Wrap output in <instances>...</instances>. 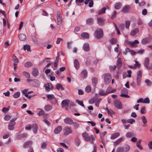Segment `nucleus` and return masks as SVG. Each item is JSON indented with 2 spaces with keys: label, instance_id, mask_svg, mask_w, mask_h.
<instances>
[{
  "label": "nucleus",
  "instance_id": "obj_36",
  "mask_svg": "<svg viewBox=\"0 0 152 152\" xmlns=\"http://www.w3.org/2000/svg\"><path fill=\"white\" fill-rule=\"evenodd\" d=\"M123 148L124 150V152H125L129 151L130 149V146L128 145H126Z\"/></svg>",
  "mask_w": 152,
  "mask_h": 152
},
{
  "label": "nucleus",
  "instance_id": "obj_7",
  "mask_svg": "<svg viewBox=\"0 0 152 152\" xmlns=\"http://www.w3.org/2000/svg\"><path fill=\"white\" fill-rule=\"evenodd\" d=\"M64 121L66 124L71 125L73 124V120L69 118H66L64 119Z\"/></svg>",
  "mask_w": 152,
  "mask_h": 152
},
{
  "label": "nucleus",
  "instance_id": "obj_37",
  "mask_svg": "<svg viewBox=\"0 0 152 152\" xmlns=\"http://www.w3.org/2000/svg\"><path fill=\"white\" fill-rule=\"evenodd\" d=\"M134 135L133 133L130 132H127L126 134V136L127 137H130Z\"/></svg>",
  "mask_w": 152,
  "mask_h": 152
},
{
  "label": "nucleus",
  "instance_id": "obj_32",
  "mask_svg": "<svg viewBox=\"0 0 152 152\" xmlns=\"http://www.w3.org/2000/svg\"><path fill=\"white\" fill-rule=\"evenodd\" d=\"M32 63L30 61L26 62L24 64L25 67L27 68H28L32 66Z\"/></svg>",
  "mask_w": 152,
  "mask_h": 152
},
{
  "label": "nucleus",
  "instance_id": "obj_11",
  "mask_svg": "<svg viewBox=\"0 0 152 152\" xmlns=\"http://www.w3.org/2000/svg\"><path fill=\"white\" fill-rule=\"evenodd\" d=\"M152 38V37L151 35H149L148 38H145L143 39L142 41V43L143 44H145L150 41V39Z\"/></svg>",
  "mask_w": 152,
  "mask_h": 152
},
{
  "label": "nucleus",
  "instance_id": "obj_44",
  "mask_svg": "<svg viewBox=\"0 0 152 152\" xmlns=\"http://www.w3.org/2000/svg\"><path fill=\"white\" fill-rule=\"evenodd\" d=\"M56 88L58 90H59L60 88H61V89L62 90H64V88L62 87V86L59 83H58L56 84Z\"/></svg>",
  "mask_w": 152,
  "mask_h": 152
},
{
  "label": "nucleus",
  "instance_id": "obj_41",
  "mask_svg": "<svg viewBox=\"0 0 152 152\" xmlns=\"http://www.w3.org/2000/svg\"><path fill=\"white\" fill-rule=\"evenodd\" d=\"M116 152H124L123 148L121 147H118Z\"/></svg>",
  "mask_w": 152,
  "mask_h": 152
},
{
  "label": "nucleus",
  "instance_id": "obj_53",
  "mask_svg": "<svg viewBox=\"0 0 152 152\" xmlns=\"http://www.w3.org/2000/svg\"><path fill=\"white\" fill-rule=\"evenodd\" d=\"M146 109V107L145 106L142 107L140 110V113L141 114H143L145 113V111Z\"/></svg>",
  "mask_w": 152,
  "mask_h": 152
},
{
  "label": "nucleus",
  "instance_id": "obj_39",
  "mask_svg": "<svg viewBox=\"0 0 152 152\" xmlns=\"http://www.w3.org/2000/svg\"><path fill=\"white\" fill-rule=\"evenodd\" d=\"M93 22V19L92 18H89L86 20V23L88 25L91 24Z\"/></svg>",
  "mask_w": 152,
  "mask_h": 152
},
{
  "label": "nucleus",
  "instance_id": "obj_30",
  "mask_svg": "<svg viewBox=\"0 0 152 152\" xmlns=\"http://www.w3.org/2000/svg\"><path fill=\"white\" fill-rule=\"evenodd\" d=\"M12 60L14 62V63L17 64L18 62V60L15 55H13Z\"/></svg>",
  "mask_w": 152,
  "mask_h": 152
},
{
  "label": "nucleus",
  "instance_id": "obj_34",
  "mask_svg": "<svg viewBox=\"0 0 152 152\" xmlns=\"http://www.w3.org/2000/svg\"><path fill=\"white\" fill-rule=\"evenodd\" d=\"M92 82L93 85L94 86H95L96 85V84H97V79L96 78H93L92 79Z\"/></svg>",
  "mask_w": 152,
  "mask_h": 152
},
{
  "label": "nucleus",
  "instance_id": "obj_24",
  "mask_svg": "<svg viewBox=\"0 0 152 152\" xmlns=\"http://www.w3.org/2000/svg\"><path fill=\"white\" fill-rule=\"evenodd\" d=\"M108 93L106 92V91L102 90H100L99 93V94L100 96H105Z\"/></svg>",
  "mask_w": 152,
  "mask_h": 152
},
{
  "label": "nucleus",
  "instance_id": "obj_20",
  "mask_svg": "<svg viewBox=\"0 0 152 152\" xmlns=\"http://www.w3.org/2000/svg\"><path fill=\"white\" fill-rule=\"evenodd\" d=\"M120 135V133L119 132H116L112 134L110 138L111 139H114Z\"/></svg>",
  "mask_w": 152,
  "mask_h": 152
},
{
  "label": "nucleus",
  "instance_id": "obj_23",
  "mask_svg": "<svg viewBox=\"0 0 152 152\" xmlns=\"http://www.w3.org/2000/svg\"><path fill=\"white\" fill-rule=\"evenodd\" d=\"M32 129L34 133H36L37 132L38 127L36 124H34L33 125Z\"/></svg>",
  "mask_w": 152,
  "mask_h": 152
},
{
  "label": "nucleus",
  "instance_id": "obj_15",
  "mask_svg": "<svg viewBox=\"0 0 152 152\" xmlns=\"http://www.w3.org/2000/svg\"><path fill=\"white\" fill-rule=\"evenodd\" d=\"M139 31V29L137 28H136L131 31L130 33V35L132 36H134L135 35L138 33Z\"/></svg>",
  "mask_w": 152,
  "mask_h": 152
},
{
  "label": "nucleus",
  "instance_id": "obj_21",
  "mask_svg": "<svg viewBox=\"0 0 152 152\" xmlns=\"http://www.w3.org/2000/svg\"><path fill=\"white\" fill-rule=\"evenodd\" d=\"M81 75L83 78H86L87 76V73L85 70L82 71L81 73Z\"/></svg>",
  "mask_w": 152,
  "mask_h": 152
},
{
  "label": "nucleus",
  "instance_id": "obj_61",
  "mask_svg": "<svg viewBox=\"0 0 152 152\" xmlns=\"http://www.w3.org/2000/svg\"><path fill=\"white\" fill-rule=\"evenodd\" d=\"M61 15V13L60 11H58L57 12V19H61V18L60 16Z\"/></svg>",
  "mask_w": 152,
  "mask_h": 152
},
{
  "label": "nucleus",
  "instance_id": "obj_55",
  "mask_svg": "<svg viewBox=\"0 0 152 152\" xmlns=\"http://www.w3.org/2000/svg\"><path fill=\"white\" fill-rule=\"evenodd\" d=\"M23 74L26 78H28L30 76L29 74L27 72H23Z\"/></svg>",
  "mask_w": 152,
  "mask_h": 152
},
{
  "label": "nucleus",
  "instance_id": "obj_56",
  "mask_svg": "<svg viewBox=\"0 0 152 152\" xmlns=\"http://www.w3.org/2000/svg\"><path fill=\"white\" fill-rule=\"evenodd\" d=\"M14 121L15 120H11L10 121V122L9 123V124L14 126L15 124V122Z\"/></svg>",
  "mask_w": 152,
  "mask_h": 152
},
{
  "label": "nucleus",
  "instance_id": "obj_2",
  "mask_svg": "<svg viewBox=\"0 0 152 152\" xmlns=\"http://www.w3.org/2000/svg\"><path fill=\"white\" fill-rule=\"evenodd\" d=\"M104 82L106 84H108L111 80L112 77L110 74H105L103 75Z\"/></svg>",
  "mask_w": 152,
  "mask_h": 152
},
{
  "label": "nucleus",
  "instance_id": "obj_31",
  "mask_svg": "<svg viewBox=\"0 0 152 152\" xmlns=\"http://www.w3.org/2000/svg\"><path fill=\"white\" fill-rule=\"evenodd\" d=\"M122 63L121 61V59L120 58H118L117 62V65L118 67H120L122 66Z\"/></svg>",
  "mask_w": 152,
  "mask_h": 152
},
{
  "label": "nucleus",
  "instance_id": "obj_22",
  "mask_svg": "<svg viewBox=\"0 0 152 152\" xmlns=\"http://www.w3.org/2000/svg\"><path fill=\"white\" fill-rule=\"evenodd\" d=\"M106 8L105 7H103V8L99 10L97 12L98 14L99 15H101L105 13Z\"/></svg>",
  "mask_w": 152,
  "mask_h": 152
},
{
  "label": "nucleus",
  "instance_id": "obj_48",
  "mask_svg": "<svg viewBox=\"0 0 152 152\" xmlns=\"http://www.w3.org/2000/svg\"><path fill=\"white\" fill-rule=\"evenodd\" d=\"M35 86L37 87H39L40 84V82L38 80H36L35 81Z\"/></svg>",
  "mask_w": 152,
  "mask_h": 152
},
{
  "label": "nucleus",
  "instance_id": "obj_16",
  "mask_svg": "<svg viewBox=\"0 0 152 152\" xmlns=\"http://www.w3.org/2000/svg\"><path fill=\"white\" fill-rule=\"evenodd\" d=\"M62 127L61 126H58L54 130V132L55 134H57L59 133L61 131Z\"/></svg>",
  "mask_w": 152,
  "mask_h": 152
},
{
  "label": "nucleus",
  "instance_id": "obj_47",
  "mask_svg": "<svg viewBox=\"0 0 152 152\" xmlns=\"http://www.w3.org/2000/svg\"><path fill=\"white\" fill-rule=\"evenodd\" d=\"M76 102L77 103H78L79 105H81L83 107L84 106V105L83 103V102L82 101L79 100L78 99L76 100Z\"/></svg>",
  "mask_w": 152,
  "mask_h": 152
},
{
  "label": "nucleus",
  "instance_id": "obj_38",
  "mask_svg": "<svg viewBox=\"0 0 152 152\" xmlns=\"http://www.w3.org/2000/svg\"><path fill=\"white\" fill-rule=\"evenodd\" d=\"M22 49H23L25 50H26L28 51H30V46L29 45H25L23 46Z\"/></svg>",
  "mask_w": 152,
  "mask_h": 152
},
{
  "label": "nucleus",
  "instance_id": "obj_19",
  "mask_svg": "<svg viewBox=\"0 0 152 152\" xmlns=\"http://www.w3.org/2000/svg\"><path fill=\"white\" fill-rule=\"evenodd\" d=\"M84 50L86 51H88L89 50V45L88 43H85L83 46Z\"/></svg>",
  "mask_w": 152,
  "mask_h": 152
},
{
  "label": "nucleus",
  "instance_id": "obj_51",
  "mask_svg": "<svg viewBox=\"0 0 152 152\" xmlns=\"http://www.w3.org/2000/svg\"><path fill=\"white\" fill-rule=\"evenodd\" d=\"M110 43L112 44H113L116 43L117 42V40L115 38H112L110 40Z\"/></svg>",
  "mask_w": 152,
  "mask_h": 152
},
{
  "label": "nucleus",
  "instance_id": "obj_29",
  "mask_svg": "<svg viewBox=\"0 0 152 152\" xmlns=\"http://www.w3.org/2000/svg\"><path fill=\"white\" fill-rule=\"evenodd\" d=\"M81 37L85 38H88L89 37V34L86 32L82 33L81 35Z\"/></svg>",
  "mask_w": 152,
  "mask_h": 152
},
{
  "label": "nucleus",
  "instance_id": "obj_63",
  "mask_svg": "<svg viewBox=\"0 0 152 152\" xmlns=\"http://www.w3.org/2000/svg\"><path fill=\"white\" fill-rule=\"evenodd\" d=\"M112 90L111 87H109L107 88V90H106V92L107 93H108V94L111 93Z\"/></svg>",
  "mask_w": 152,
  "mask_h": 152
},
{
  "label": "nucleus",
  "instance_id": "obj_42",
  "mask_svg": "<svg viewBox=\"0 0 152 152\" xmlns=\"http://www.w3.org/2000/svg\"><path fill=\"white\" fill-rule=\"evenodd\" d=\"M20 92H17L13 95V96L15 98H17L20 96Z\"/></svg>",
  "mask_w": 152,
  "mask_h": 152
},
{
  "label": "nucleus",
  "instance_id": "obj_1",
  "mask_svg": "<svg viewBox=\"0 0 152 152\" xmlns=\"http://www.w3.org/2000/svg\"><path fill=\"white\" fill-rule=\"evenodd\" d=\"M82 136L85 141H90L91 143L92 144L94 143V140L96 138V137L95 135H92L89 136L88 133L86 132H84L82 134Z\"/></svg>",
  "mask_w": 152,
  "mask_h": 152
},
{
  "label": "nucleus",
  "instance_id": "obj_40",
  "mask_svg": "<svg viewBox=\"0 0 152 152\" xmlns=\"http://www.w3.org/2000/svg\"><path fill=\"white\" fill-rule=\"evenodd\" d=\"M91 87L90 86H87L85 89V91L87 93L89 92L91 90Z\"/></svg>",
  "mask_w": 152,
  "mask_h": 152
},
{
  "label": "nucleus",
  "instance_id": "obj_62",
  "mask_svg": "<svg viewBox=\"0 0 152 152\" xmlns=\"http://www.w3.org/2000/svg\"><path fill=\"white\" fill-rule=\"evenodd\" d=\"M73 124H74V127L75 128H78L79 125V124L76 122L75 123L73 122Z\"/></svg>",
  "mask_w": 152,
  "mask_h": 152
},
{
  "label": "nucleus",
  "instance_id": "obj_57",
  "mask_svg": "<svg viewBox=\"0 0 152 152\" xmlns=\"http://www.w3.org/2000/svg\"><path fill=\"white\" fill-rule=\"evenodd\" d=\"M47 97L49 99L51 100L54 97V96L53 94L48 95H47Z\"/></svg>",
  "mask_w": 152,
  "mask_h": 152
},
{
  "label": "nucleus",
  "instance_id": "obj_35",
  "mask_svg": "<svg viewBox=\"0 0 152 152\" xmlns=\"http://www.w3.org/2000/svg\"><path fill=\"white\" fill-rule=\"evenodd\" d=\"M121 7V4L120 3H116L115 5V8L116 10L119 9Z\"/></svg>",
  "mask_w": 152,
  "mask_h": 152
},
{
  "label": "nucleus",
  "instance_id": "obj_27",
  "mask_svg": "<svg viewBox=\"0 0 152 152\" xmlns=\"http://www.w3.org/2000/svg\"><path fill=\"white\" fill-rule=\"evenodd\" d=\"M123 138H120L119 139L117 140L115 142L113 143V145L114 146H117L119 143H120L122 140Z\"/></svg>",
  "mask_w": 152,
  "mask_h": 152
},
{
  "label": "nucleus",
  "instance_id": "obj_26",
  "mask_svg": "<svg viewBox=\"0 0 152 152\" xmlns=\"http://www.w3.org/2000/svg\"><path fill=\"white\" fill-rule=\"evenodd\" d=\"M38 73L39 72L38 69L36 68H34L32 72L33 75L35 77H36L38 75Z\"/></svg>",
  "mask_w": 152,
  "mask_h": 152
},
{
  "label": "nucleus",
  "instance_id": "obj_6",
  "mask_svg": "<svg viewBox=\"0 0 152 152\" xmlns=\"http://www.w3.org/2000/svg\"><path fill=\"white\" fill-rule=\"evenodd\" d=\"M63 131L64 134L66 135H67L69 134H72L73 132L72 130L68 127L64 128Z\"/></svg>",
  "mask_w": 152,
  "mask_h": 152
},
{
  "label": "nucleus",
  "instance_id": "obj_9",
  "mask_svg": "<svg viewBox=\"0 0 152 152\" xmlns=\"http://www.w3.org/2000/svg\"><path fill=\"white\" fill-rule=\"evenodd\" d=\"M45 89L46 91H50V89H52L53 88V86L50 83H47L45 85Z\"/></svg>",
  "mask_w": 152,
  "mask_h": 152
},
{
  "label": "nucleus",
  "instance_id": "obj_45",
  "mask_svg": "<svg viewBox=\"0 0 152 152\" xmlns=\"http://www.w3.org/2000/svg\"><path fill=\"white\" fill-rule=\"evenodd\" d=\"M141 119L143 124H146L147 120L145 116H142L141 117Z\"/></svg>",
  "mask_w": 152,
  "mask_h": 152
},
{
  "label": "nucleus",
  "instance_id": "obj_3",
  "mask_svg": "<svg viewBox=\"0 0 152 152\" xmlns=\"http://www.w3.org/2000/svg\"><path fill=\"white\" fill-rule=\"evenodd\" d=\"M150 59L148 58H146L145 59L144 65L145 67L148 69H152V64L149 63Z\"/></svg>",
  "mask_w": 152,
  "mask_h": 152
},
{
  "label": "nucleus",
  "instance_id": "obj_54",
  "mask_svg": "<svg viewBox=\"0 0 152 152\" xmlns=\"http://www.w3.org/2000/svg\"><path fill=\"white\" fill-rule=\"evenodd\" d=\"M130 25V22L129 21H127L126 22V28L127 29L129 28Z\"/></svg>",
  "mask_w": 152,
  "mask_h": 152
},
{
  "label": "nucleus",
  "instance_id": "obj_58",
  "mask_svg": "<svg viewBox=\"0 0 152 152\" xmlns=\"http://www.w3.org/2000/svg\"><path fill=\"white\" fill-rule=\"evenodd\" d=\"M96 99L95 98H93L89 101V102L90 104H92L95 102Z\"/></svg>",
  "mask_w": 152,
  "mask_h": 152
},
{
  "label": "nucleus",
  "instance_id": "obj_5",
  "mask_svg": "<svg viewBox=\"0 0 152 152\" xmlns=\"http://www.w3.org/2000/svg\"><path fill=\"white\" fill-rule=\"evenodd\" d=\"M95 35L96 36V37L98 39L102 38L103 35L102 30L100 28L97 29L95 31Z\"/></svg>",
  "mask_w": 152,
  "mask_h": 152
},
{
  "label": "nucleus",
  "instance_id": "obj_8",
  "mask_svg": "<svg viewBox=\"0 0 152 152\" xmlns=\"http://www.w3.org/2000/svg\"><path fill=\"white\" fill-rule=\"evenodd\" d=\"M114 105L117 108L121 109L122 108V105L120 102L118 100H115L114 102Z\"/></svg>",
  "mask_w": 152,
  "mask_h": 152
},
{
  "label": "nucleus",
  "instance_id": "obj_50",
  "mask_svg": "<svg viewBox=\"0 0 152 152\" xmlns=\"http://www.w3.org/2000/svg\"><path fill=\"white\" fill-rule=\"evenodd\" d=\"M128 123L132 124L133 123L135 122V120L132 118L128 119L127 120Z\"/></svg>",
  "mask_w": 152,
  "mask_h": 152
},
{
  "label": "nucleus",
  "instance_id": "obj_43",
  "mask_svg": "<svg viewBox=\"0 0 152 152\" xmlns=\"http://www.w3.org/2000/svg\"><path fill=\"white\" fill-rule=\"evenodd\" d=\"M80 142V140L78 138H76L75 140V144L77 146H78Z\"/></svg>",
  "mask_w": 152,
  "mask_h": 152
},
{
  "label": "nucleus",
  "instance_id": "obj_33",
  "mask_svg": "<svg viewBox=\"0 0 152 152\" xmlns=\"http://www.w3.org/2000/svg\"><path fill=\"white\" fill-rule=\"evenodd\" d=\"M44 108L45 110L48 111L52 109V107L50 105H47L44 107Z\"/></svg>",
  "mask_w": 152,
  "mask_h": 152
},
{
  "label": "nucleus",
  "instance_id": "obj_46",
  "mask_svg": "<svg viewBox=\"0 0 152 152\" xmlns=\"http://www.w3.org/2000/svg\"><path fill=\"white\" fill-rule=\"evenodd\" d=\"M145 82L146 83L148 86H150L152 83L151 81L148 79L145 80Z\"/></svg>",
  "mask_w": 152,
  "mask_h": 152
},
{
  "label": "nucleus",
  "instance_id": "obj_49",
  "mask_svg": "<svg viewBox=\"0 0 152 152\" xmlns=\"http://www.w3.org/2000/svg\"><path fill=\"white\" fill-rule=\"evenodd\" d=\"M116 66L115 65L110 66V69L111 72L114 71L116 69Z\"/></svg>",
  "mask_w": 152,
  "mask_h": 152
},
{
  "label": "nucleus",
  "instance_id": "obj_64",
  "mask_svg": "<svg viewBox=\"0 0 152 152\" xmlns=\"http://www.w3.org/2000/svg\"><path fill=\"white\" fill-rule=\"evenodd\" d=\"M121 93H125V94H127V90L126 88H123L121 91Z\"/></svg>",
  "mask_w": 152,
  "mask_h": 152
},
{
  "label": "nucleus",
  "instance_id": "obj_17",
  "mask_svg": "<svg viewBox=\"0 0 152 152\" xmlns=\"http://www.w3.org/2000/svg\"><path fill=\"white\" fill-rule=\"evenodd\" d=\"M139 43L138 41L137 40H136L134 42H130L129 44L132 47H135L137 46V45Z\"/></svg>",
  "mask_w": 152,
  "mask_h": 152
},
{
  "label": "nucleus",
  "instance_id": "obj_13",
  "mask_svg": "<svg viewBox=\"0 0 152 152\" xmlns=\"http://www.w3.org/2000/svg\"><path fill=\"white\" fill-rule=\"evenodd\" d=\"M131 9L130 7L129 6H126L124 7L122 10V12L124 13L128 12Z\"/></svg>",
  "mask_w": 152,
  "mask_h": 152
},
{
  "label": "nucleus",
  "instance_id": "obj_25",
  "mask_svg": "<svg viewBox=\"0 0 152 152\" xmlns=\"http://www.w3.org/2000/svg\"><path fill=\"white\" fill-rule=\"evenodd\" d=\"M19 39L21 41H25L26 39V37L24 34H22L19 35Z\"/></svg>",
  "mask_w": 152,
  "mask_h": 152
},
{
  "label": "nucleus",
  "instance_id": "obj_14",
  "mask_svg": "<svg viewBox=\"0 0 152 152\" xmlns=\"http://www.w3.org/2000/svg\"><path fill=\"white\" fill-rule=\"evenodd\" d=\"M135 62L136 64H134V66H132V65H129L128 66V67L132 69H134L136 68L137 67H140V64L138 63L136 61H135Z\"/></svg>",
  "mask_w": 152,
  "mask_h": 152
},
{
  "label": "nucleus",
  "instance_id": "obj_60",
  "mask_svg": "<svg viewBox=\"0 0 152 152\" xmlns=\"http://www.w3.org/2000/svg\"><path fill=\"white\" fill-rule=\"evenodd\" d=\"M10 116L9 115H5L4 117V119L5 120L8 121L10 119Z\"/></svg>",
  "mask_w": 152,
  "mask_h": 152
},
{
  "label": "nucleus",
  "instance_id": "obj_12",
  "mask_svg": "<svg viewBox=\"0 0 152 152\" xmlns=\"http://www.w3.org/2000/svg\"><path fill=\"white\" fill-rule=\"evenodd\" d=\"M104 20L102 18H97V22L99 25L102 26L104 25Z\"/></svg>",
  "mask_w": 152,
  "mask_h": 152
},
{
  "label": "nucleus",
  "instance_id": "obj_28",
  "mask_svg": "<svg viewBox=\"0 0 152 152\" xmlns=\"http://www.w3.org/2000/svg\"><path fill=\"white\" fill-rule=\"evenodd\" d=\"M32 142L31 141H28L25 143L23 145V147L25 148H28L30 145H31Z\"/></svg>",
  "mask_w": 152,
  "mask_h": 152
},
{
  "label": "nucleus",
  "instance_id": "obj_18",
  "mask_svg": "<svg viewBox=\"0 0 152 152\" xmlns=\"http://www.w3.org/2000/svg\"><path fill=\"white\" fill-rule=\"evenodd\" d=\"M74 63L75 67L76 69H77L80 66V64L77 60H74Z\"/></svg>",
  "mask_w": 152,
  "mask_h": 152
},
{
  "label": "nucleus",
  "instance_id": "obj_4",
  "mask_svg": "<svg viewBox=\"0 0 152 152\" xmlns=\"http://www.w3.org/2000/svg\"><path fill=\"white\" fill-rule=\"evenodd\" d=\"M137 74L136 83L137 85L139 86L141 82L142 72L141 71H139L137 72Z\"/></svg>",
  "mask_w": 152,
  "mask_h": 152
},
{
  "label": "nucleus",
  "instance_id": "obj_52",
  "mask_svg": "<svg viewBox=\"0 0 152 152\" xmlns=\"http://www.w3.org/2000/svg\"><path fill=\"white\" fill-rule=\"evenodd\" d=\"M150 101L148 97L145 98L143 100V103L148 104L150 103Z\"/></svg>",
  "mask_w": 152,
  "mask_h": 152
},
{
  "label": "nucleus",
  "instance_id": "obj_59",
  "mask_svg": "<svg viewBox=\"0 0 152 152\" xmlns=\"http://www.w3.org/2000/svg\"><path fill=\"white\" fill-rule=\"evenodd\" d=\"M127 94H123V93H121V94L120 95V96L122 97H125L126 98H129V96H128Z\"/></svg>",
  "mask_w": 152,
  "mask_h": 152
},
{
  "label": "nucleus",
  "instance_id": "obj_10",
  "mask_svg": "<svg viewBox=\"0 0 152 152\" xmlns=\"http://www.w3.org/2000/svg\"><path fill=\"white\" fill-rule=\"evenodd\" d=\"M70 101L67 99H65L63 100L61 103L62 107H64L68 106L69 104Z\"/></svg>",
  "mask_w": 152,
  "mask_h": 152
}]
</instances>
